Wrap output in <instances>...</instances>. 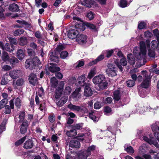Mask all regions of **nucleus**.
Here are the masks:
<instances>
[{
    "instance_id": "29",
    "label": "nucleus",
    "mask_w": 159,
    "mask_h": 159,
    "mask_svg": "<svg viewBox=\"0 0 159 159\" xmlns=\"http://www.w3.org/2000/svg\"><path fill=\"white\" fill-rule=\"evenodd\" d=\"M125 150L129 154H132L134 152V150L131 146H128L127 144L124 146Z\"/></svg>"
},
{
    "instance_id": "19",
    "label": "nucleus",
    "mask_w": 159,
    "mask_h": 159,
    "mask_svg": "<svg viewBox=\"0 0 159 159\" xmlns=\"http://www.w3.org/2000/svg\"><path fill=\"white\" fill-rule=\"evenodd\" d=\"M152 131L154 132L155 137L159 142V134L157 132H155L159 131V127L156 125V123L152 125Z\"/></svg>"
},
{
    "instance_id": "44",
    "label": "nucleus",
    "mask_w": 159,
    "mask_h": 159,
    "mask_svg": "<svg viewBox=\"0 0 159 159\" xmlns=\"http://www.w3.org/2000/svg\"><path fill=\"white\" fill-rule=\"evenodd\" d=\"M19 118L20 119L19 121L20 122H22L25 120V113L24 112H21L19 114Z\"/></svg>"
},
{
    "instance_id": "1",
    "label": "nucleus",
    "mask_w": 159,
    "mask_h": 159,
    "mask_svg": "<svg viewBox=\"0 0 159 159\" xmlns=\"http://www.w3.org/2000/svg\"><path fill=\"white\" fill-rule=\"evenodd\" d=\"M93 82L95 84H98L100 88L102 89H105L108 84L103 75H99L94 77L93 79Z\"/></svg>"
},
{
    "instance_id": "58",
    "label": "nucleus",
    "mask_w": 159,
    "mask_h": 159,
    "mask_svg": "<svg viewBox=\"0 0 159 159\" xmlns=\"http://www.w3.org/2000/svg\"><path fill=\"white\" fill-rule=\"evenodd\" d=\"M83 126L82 124H76L74 125L73 127V128L75 130L77 129H80L82 128Z\"/></svg>"
},
{
    "instance_id": "20",
    "label": "nucleus",
    "mask_w": 159,
    "mask_h": 159,
    "mask_svg": "<svg viewBox=\"0 0 159 159\" xmlns=\"http://www.w3.org/2000/svg\"><path fill=\"white\" fill-rule=\"evenodd\" d=\"M34 143L33 141L30 139L26 141L24 144L23 147L26 149H30L33 148Z\"/></svg>"
},
{
    "instance_id": "55",
    "label": "nucleus",
    "mask_w": 159,
    "mask_h": 159,
    "mask_svg": "<svg viewBox=\"0 0 159 159\" xmlns=\"http://www.w3.org/2000/svg\"><path fill=\"white\" fill-rule=\"evenodd\" d=\"M75 67H80L84 65V63L83 61L80 60L77 62L76 64H75Z\"/></svg>"
},
{
    "instance_id": "28",
    "label": "nucleus",
    "mask_w": 159,
    "mask_h": 159,
    "mask_svg": "<svg viewBox=\"0 0 159 159\" xmlns=\"http://www.w3.org/2000/svg\"><path fill=\"white\" fill-rule=\"evenodd\" d=\"M67 99L68 98L66 97H62L57 102V104L59 106H62L67 102Z\"/></svg>"
},
{
    "instance_id": "14",
    "label": "nucleus",
    "mask_w": 159,
    "mask_h": 159,
    "mask_svg": "<svg viewBox=\"0 0 159 159\" xmlns=\"http://www.w3.org/2000/svg\"><path fill=\"white\" fill-rule=\"evenodd\" d=\"M0 47L3 50H6L9 52L13 51L14 49L13 45L12 44H9L8 43H6L5 45L4 46L2 43L0 42Z\"/></svg>"
},
{
    "instance_id": "34",
    "label": "nucleus",
    "mask_w": 159,
    "mask_h": 159,
    "mask_svg": "<svg viewBox=\"0 0 159 159\" xmlns=\"http://www.w3.org/2000/svg\"><path fill=\"white\" fill-rule=\"evenodd\" d=\"M10 57L7 52H3L2 54V59L3 61H9Z\"/></svg>"
},
{
    "instance_id": "40",
    "label": "nucleus",
    "mask_w": 159,
    "mask_h": 159,
    "mask_svg": "<svg viewBox=\"0 0 159 159\" xmlns=\"http://www.w3.org/2000/svg\"><path fill=\"white\" fill-rule=\"evenodd\" d=\"M8 76V75L7 74H6L3 75L1 81V83L2 85H4L7 84V80L6 79L7 78Z\"/></svg>"
},
{
    "instance_id": "24",
    "label": "nucleus",
    "mask_w": 159,
    "mask_h": 159,
    "mask_svg": "<svg viewBox=\"0 0 159 159\" xmlns=\"http://www.w3.org/2000/svg\"><path fill=\"white\" fill-rule=\"evenodd\" d=\"M18 42L19 44L21 46L26 45L28 43L27 39L25 37H22L19 39Z\"/></svg>"
},
{
    "instance_id": "39",
    "label": "nucleus",
    "mask_w": 159,
    "mask_h": 159,
    "mask_svg": "<svg viewBox=\"0 0 159 159\" xmlns=\"http://www.w3.org/2000/svg\"><path fill=\"white\" fill-rule=\"evenodd\" d=\"M8 102L7 98H4L0 101V109L4 107Z\"/></svg>"
},
{
    "instance_id": "46",
    "label": "nucleus",
    "mask_w": 159,
    "mask_h": 159,
    "mask_svg": "<svg viewBox=\"0 0 159 159\" xmlns=\"http://www.w3.org/2000/svg\"><path fill=\"white\" fill-rule=\"evenodd\" d=\"M150 153L151 155H153V158L154 159H159V153H157L152 150L150 151Z\"/></svg>"
},
{
    "instance_id": "31",
    "label": "nucleus",
    "mask_w": 159,
    "mask_h": 159,
    "mask_svg": "<svg viewBox=\"0 0 159 159\" xmlns=\"http://www.w3.org/2000/svg\"><path fill=\"white\" fill-rule=\"evenodd\" d=\"M66 134L68 136L72 137L76 136L77 134V132L76 130L73 129L67 131Z\"/></svg>"
},
{
    "instance_id": "6",
    "label": "nucleus",
    "mask_w": 159,
    "mask_h": 159,
    "mask_svg": "<svg viewBox=\"0 0 159 159\" xmlns=\"http://www.w3.org/2000/svg\"><path fill=\"white\" fill-rule=\"evenodd\" d=\"M67 107L70 110L74 111H80L84 113L87 111V109L84 105L79 106L70 103L68 105Z\"/></svg>"
},
{
    "instance_id": "2",
    "label": "nucleus",
    "mask_w": 159,
    "mask_h": 159,
    "mask_svg": "<svg viewBox=\"0 0 159 159\" xmlns=\"http://www.w3.org/2000/svg\"><path fill=\"white\" fill-rule=\"evenodd\" d=\"M84 26L82 24L80 23L78 24V25H76L73 29H70L68 34V37L71 39L76 38L80 31H83L84 30V29L83 28Z\"/></svg>"
},
{
    "instance_id": "64",
    "label": "nucleus",
    "mask_w": 159,
    "mask_h": 159,
    "mask_svg": "<svg viewBox=\"0 0 159 159\" xmlns=\"http://www.w3.org/2000/svg\"><path fill=\"white\" fill-rule=\"evenodd\" d=\"M85 25L90 29H95L96 28L95 26L94 25L88 23H86Z\"/></svg>"
},
{
    "instance_id": "59",
    "label": "nucleus",
    "mask_w": 159,
    "mask_h": 159,
    "mask_svg": "<svg viewBox=\"0 0 159 159\" xmlns=\"http://www.w3.org/2000/svg\"><path fill=\"white\" fill-rule=\"evenodd\" d=\"M71 89L69 86H66L65 87L64 92L65 93L67 94H69L71 92Z\"/></svg>"
},
{
    "instance_id": "62",
    "label": "nucleus",
    "mask_w": 159,
    "mask_h": 159,
    "mask_svg": "<svg viewBox=\"0 0 159 159\" xmlns=\"http://www.w3.org/2000/svg\"><path fill=\"white\" fill-rule=\"evenodd\" d=\"M89 117L93 121H96L97 118L93 114V112L89 113Z\"/></svg>"
},
{
    "instance_id": "15",
    "label": "nucleus",
    "mask_w": 159,
    "mask_h": 159,
    "mask_svg": "<svg viewBox=\"0 0 159 159\" xmlns=\"http://www.w3.org/2000/svg\"><path fill=\"white\" fill-rule=\"evenodd\" d=\"M91 84L88 83L87 85L85 86L84 95L87 97L91 96L93 94V91L90 88Z\"/></svg>"
},
{
    "instance_id": "3",
    "label": "nucleus",
    "mask_w": 159,
    "mask_h": 159,
    "mask_svg": "<svg viewBox=\"0 0 159 159\" xmlns=\"http://www.w3.org/2000/svg\"><path fill=\"white\" fill-rule=\"evenodd\" d=\"M140 52L138 53H135V50L134 51L135 53V57L139 60L143 59V61L145 60L146 57L147 49L145 43L143 41L140 42Z\"/></svg>"
},
{
    "instance_id": "11",
    "label": "nucleus",
    "mask_w": 159,
    "mask_h": 159,
    "mask_svg": "<svg viewBox=\"0 0 159 159\" xmlns=\"http://www.w3.org/2000/svg\"><path fill=\"white\" fill-rule=\"evenodd\" d=\"M29 124L30 122H28L26 120H24L22 122L20 129V131L21 134H24L26 132Z\"/></svg>"
},
{
    "instance_id": "25",
    "label": "nucleus",
    "mask_w": 159,
    "mask_h": 159,
    "mask_svg": "<svg viewBox=\"0 0 159 159\" xmlns=\"http://www.w3.org/2000/svg\"><path fill=\"white\" fill-rule=\"evenodd\" d=\"M104 58V56L103 55H101L98 56L97 58L95 60L93 61H92L89 62L88 65L89 66H92L95 64H96L98 62L100 61L103 59Z\"/></svg>"
},
{
    "instance_id": "32",
    "label": "nucleus",
    "mask_w": 159,
    "mask_h": 159,
    "mask_svg": "<svg viewBox=\"0 0 159 159\" xmlns=\"http://www.w3.org/2000/svg\"><path fill=\"white\" fill-rule=\"evenodd\" d=\"M48 69L52 73L56 72L60 70L59 67L54 66H50L49 67Z\"/></svg>"
},
{
    "instance_id": "13",
    "label": "nucleus",
    "mask_w": 159,
    "mask_h": 159,
    "mask_svg": "<svg viewBox=\"0 0 159 159\" xmlns=\"http://www.w3.org/2000/svg\"><path fill=\"white\" fill-rule=\"evenodd\" d=\"M87 37L86 35L81 34H78L76 39V41L80 44H83L87 41Z\"/></svg>"
},
{
    "instance_id": "54",
    "label": "nucleus",
    "mask_w": 159,
    "mask_h": 159,
    "mask_svg": "<svg viewBox=\"0 0 159 159\" xmlns=\"http://www.w3.org/2000/svg\"><path fill=\"white\" fill-rule=\"evenodd\" d=\"M11 64H13L15 63H17L18 60L15 57H12L10 59L9 58V61Z\"/></svg>"
},
{
    "instance_id": "49",
    "label": "nucleus",
    "mask_w": 159,
    "mask_h": 159,
    "mask_svg": "<svg viewBox=\"0 0 159 159\" xmlns=\"http://www.w3.org/2000/svg\"><path fill=\"white\" fill-rule=\"evenodd\" d=\"M68 56V53L66 51H63L60 54L61 58L63 59H65Z\"/></svg>"
},
{
    "instance_id": "4",
    "label": "nucleus",
    "mask_w": 159,
    "mask_h": 159,
    "mask_svg": "<svg viewBox=\"0 0 159 159\" xmlns=\"http://www.w3.org/2000/svg\"><path fill=\"white\" fill-rule=\"evenodd\" d=\"M142 72L144 77V79L141 85L142 88L147 89L150 85L152 76L149 75L146 71H142Z\"/></svg>"
},
{
    "instance_id": "38",
    "label": "nucleus",
    "mask_w": 159,
    "mask_h": 159,
    "mask_svg": "<svg viewBox=\"0 0 159 159\" xmlns=\"http://www.w3.org/2000/svg\"><path fill=\"white\" fill-rule=\"evenodd\" d=\"M127 57L128 59L129 62L130 64L131 65H133L135 63V59L133 57L131 54H128Z\"/></svg>"
},
{
    "instance_id": "56",
    "label": "nucleus",
    "mask_w": 159,
    "mask_h": 159,
    "mask_svg": "<svg viewBox=\"0 0 159 159\" xmlns=\"http://www.w3.org/2000/svg\"><path fill=\"white\" fill-rule=\"evenodd\" d=\"M102 106V104L101 102H97L94 104V108L95 109H99Z\"/></svg>"
},
{
    "instance_id": "37",
    "label": "nucleus",
    "mask_w": 159,
    "mask_h": 159,
    "mask_svg": "<svg viewBox=\"0 0 159 159\" xmlns=\"http://www.w3.org/2000/svg\"><path fill=\"white\" fill-rule=\"evenodd\" d=\"M7 123V120L6 119L4 120L0 125V129L1 130L0 133L5 131L6 129V125Z\"/></svg>"
},
{
    "instance_id": "63",
    "label": "nucleus",
    "mask_w": 159,
    "mask_h": 159,
    "mask_svg": "<svg viewBox=\"0 0 159 159\" xmlns=\"http://www.w3.org/2000/svg\"><path fill=\"white\" fill-rule=\"evenodd\" d=\"M39 109L41 111H45L46 106L45 102H43V103H42L40 104Z\"/></svg>"
},
{
    "instance_id": "48",
    "label": "nucleus",
    "mask_w": 159,
    "mask_h": 159,
    "mask_svg": "<svg viewBox=\"0 0 159 159\" xmlns=\"http://www.w3.org/2000/svg\"><path fill=\"white\" fill-rule=\"evenodd\" d=\"M146 149V146L144 145H143L139 147V152L140 154H143L145 153Z\"/></svg>"
},
{
    "instance_id": "57",
    "label": "nucleus",
    "mask_w": 159,
    "mask_h": 159,
    "mask_svg": "<svg viewBox=\"0 0 159 159\" xmlns=\"http://www.w3.org/2000/svg\"><path fill=\"white\" fill-rule=\"evenodd\" d=\"M146 26V23L143 21H142L139 24L138 28L139 29H142L145 28Z\"/></svg>"
},
{
    "instance_id": "5",
    "label": "nucleus",
    "mask_w": 159,
    "mask_h": 159,
    "mask_svg": "<svg viewBox=\"0 0 159 159\" xmlns=\"http://www.w3.org/2000/svg\"><path fill=\"white\" fill-rule=\"evenodd\" d=\"M107 67V68L106 70V72L108 76L112 77L117 75V69L115 65L108 64Z\"/></svg>"
},
{
    "instance_id": "42",
    "label": "nucleus",
    "mask_w": 159,
    "mask_h": 159,
    "mask_svg": "<svg viewBox=\"0 0 159 159\" xmlns=\"http://www.w3.org/2000/svg\"><path fill=\"white\" fill-rule=\"evenodd\" d=\"M24 32V30L22 29H19L15 30L14 32V35L16 36H19L22 34Z\"/></svg>"
},
{
    "instance_id": "36",
    "label": "nucleus",
    "mask_w": 159,
    "mask_h": 159,
    "mask_svg": "<svg viewBox=\"0 0 159 159\" xmlns=\"http://www.w3.org/2000/svg\"><path fill=\"white\" fill-rule=\"evenodd\" d=\"M95 148L96 146L94 145H92L89 147L87 150L85 151L87 153V155L89 156L91 154V152L95 150Z\"/></svg>"
},
{
    "instance_id": "26",
    "label": "nucleus",
    "mask_w": 159,
    "mask_h": 159,
    "mask_svg": "<svg viewBox=\"0 0 159 159\" xmlns=\"http://www.w3.org/2000/svg\"><path fill=\"white\" fill-rule=\"evenodd\" d=\"M9 10L13 12H17L19 9V7L18 5L15 3L11 4L9 7Z\"/></svg>"
},
{
    "instance_id": "61",
    "label": "nucleus",
    "mask_w": 159,
    "mask_h": 159,
    "mask_svg": "<svg viewBox=\"0 0 159 159\" xmlns=\"http://www.w3.org/2000/svg\"><path fill=\"white\" fill-rule=\"evenodd\" d=\"M35 37L38 39H41L42 37V35L39 31H37L34 33Z\"/></svg>"
},
{
    "instance_id": "50",
    "label": "nucleus",
    "mask_w": 159,
    "mask_h": 159,
    "mask_svg": "<svg viewBox=\"0 0 159 159\" xmlns=\"http://www.w3.org/2000/svg\"><path fill=\"white\" fill-rule=\"evenodd\" d=\"M153 33L154 36H155L157 38V39L159 44V30L158 29H155L153 31Z\"/></svg>"
},
{
    "instance_id": "7",
    "label": "nucleus",
    "mask_w": 159,
    "mask_h": 159,
    "mask_svg": "<svg viewBox=\"0 0 159 159\" xmlns=\"http://www.w3.org/2000/svg\"><path fill=\"white\" fill-rule=\"evenodd\" d=\"M64 85V81H61L60 82L55 92V98H58L61 96L63 91Z\"/></svg>"
},
{
    "instance_id": "18",
    "label": "nucleus",
    "mask_w": 159,
    "mask_h": 159,
    "mask_svg": "<svg viewBox=\"0 0 159 159\" xmlns=\"http://www.w3.org/2000/svg\"><path fill=\"white\" fill-rule=\"evenodd\" d=\"M29 80L30 83L34 86L38 84V80L36 75L34 74H30L29 77Z\"/></svg>"
},
{
    "instance_id": "30",
    "label": "nucleus",
    "mask_w": 159,
    "mask_h": 159,
    "mask_svg": "<svg viewBox=\"0 0 159 159\" xmlns=\"http://www.w3.org/2000/svg\"><path fill=\"white\" fill-rule=\"evenodd\" d=\"M50 82L51 83V87H52L55 88L58 84V81L55 77H53L51 78Z\"/></svg>"
},
{
    "instance_id": "16",
    "label": "nucleus",
    "mask_w": 159,
    "mask_h": 159,
    "mask_svg": "<svg viewBox=\"0 0 159 159\" xmlns=\"http://www.w3.org/2000/svg\"><path fill=\"white\" fill-rule=\"evenodd\" d=\"M81 90L80 87L76 89L72 95V98L75 99L76 101H78L81 96Z\"/></svg>"
},
{
    "instance_id": "8",
    "label": "nucleus",
    "mask_w": 159,
    "mask_h": 159,
    "mask_svg": "<svg viewBox=\"0 0 159 159\" xmlns=\"http://www.w3.org/2000/svg\"><path fill=\"white\" fill-rule=\"evenodd\" d=\"M37 61V63H39V60L37 58H34L33 59H27L25 62V67L26 68H28L31 67H33L34 66L36 65V62L35 61Z\"/></svg>"
},
{
    "instance_id": "51",
    "label": "nucleus",
    "mask_w": 159,
    "mask_h": 159,
    "mask_svg": "<svg viewBox=\"0 0 159 159\" xmlns=\"http://www.w3.org/2000/svg\"><path fill=\"white\" fill-rule=\"evenodd\" d=\"M21 100L20 99L18 98H16L15 99V104L17 107H20L21 106Z\"/></svg>"
},
{
    "instance_id": "22",
    "label": "nucleus",
    "mask_w": 159,
    "mask_h": 159,
    "mask_svg": "<svg viewBox=\"0 0 159 159\" xmlns=\"http://www.w3.org/2000/svg\"><path fill=\"white\" fill-rule=\"evenodd\" d=\"M25 56V52L22 49H18L16 52V57L20 60H22Z\"/></svg>"
},
{
    "instance_id": "33",
    "label": "nucleus",
    "mask_w": 159,
    "mask_h": 159,
    "mask_svg": "<svg viewBox=\"0 0 159 159\" xmlns=\"http://www.w3.org/2000/svg\"><path fill=\"white\" fill-rule=\"evenodd\" d=\"M96 73V68H93L91 69L88 75V78L91 79L94 75Z\"/></svg>"
},
{
    "instance_id": "17",
    "label": "nucleus",
    "mask_w": 159,
    "mask_h": 159,
    "mask_svg": "<svg viewBox=\"0 0 159 159\" xmlns=\"http://www.w3.org/2000/svg\"><path fill=\"white\" fill-rule=\"evenodd\" d=\"M146 43L148 51V55L150 57H154L155 55L154 52L155 49H151L150 45V41L149 40H147Z\"/></svg>"
},
{
    "instance_id": "45",
    "label": "nucleus",
    "mask_w": 159,
    "mask_h": 159,
    "mask_svg": "<svg viewBox=\"0 0 159 159\" xmlns=\"http://www.w3.org/2000/svg\"><path fill=\"white\" fill-rule=\"evenodd\" d=\"M151 45L152 49H155L157 47L158 43L156 40H153L151 42Z\"/></svg>"
},
{
    "instance_id": "23",
    "label": "nucleus",
    "mask_w": 159,
    "mask_h": 159,
    "mask_svg": "<svg viewBox=\"0 0 159 159\" xmlns=\"http://www.w3.org/2000/svg\"><path fill=\"white\" fill-rule=\"evenodd\" d=\"M69 146L72 148H79L80 147V143L79 142L76 140H72L70 141Z\"/></svg>"
},
{
    "instance_id": "9",
    "label": "nucleus",
    "mask_w": 159,
    "mask_h": 159,
    "mask_svg": "<svg viewBox=\"0 0 159 159\" xmlns=\"http://www.w3.org/2000/svg\"><path fill=\"white\" fill-rule=\"evenodd\" d=\"M85 77L84 75H81L77 79L76 85L77 86H85L87 85L89 82H85Z\"/></svg>"
},
{
    "instance_id": "12",
    "label": "nucleus",
    "mask_w": 159,
    "mask_h": 159,
    "mask_svg": "<svg viewBox=\"0 0 159 159\" xmlns=\"http://www.w3.org/2000/svg\"><path fill=\"white\" fill-rule=\"evenodd\" d=\"M25 82V80L23 78H19L16 80H14L12 84L13 86L15 89L17 88V86H21L24 84Z\"/></svg>"
},
{
    "instance_id": "47",
    "label": "nucleus",
    "mask_w": 159,
    "mask_h": 159,
    "mask_svg": "<svg viewBox=\"0 0 159 159\" xmlns=\"http://www.w3.org/2000/svg\"><path fill=\"white\" fill-rule=\"evenodd\" d=\"M26 137V136H25V137H23L20 139L16 142L15 143V145L16 146H18L20 145V144H22L25 140Z\"/></svg>"
},
{
    "instance_id": "52",
    "label": "nucleus",
    "mask_w": 159,
    "mask_h": 159,
    "mask_svg": "<svg viewBox=\"0 0 159 159\" xmlns=\"http://www.w3.org/2000/svg\"><path fill=\"white\" fill-rule=\"evenodd\" d=\"M93 4L92 0H86L84 2V5L87 7H91V5Z\"/></svg>"
},
{
    "instance_id": "60",
    "label": "nucleus",
    "mask_w": 159,
    "mask_h": 159,
    "mask_svg": "<svg viewBox=\"0 0 159 159\" xmlns=\"http://www.w3.org/2000/svg\"><path fill=\"white\" fill-rule=\"evenodd\" d=\"M9 40L11 43V44H14L15 45L17 44V41L16 39L11 37H9Z\"/></svg>"
},
{
    "instance_id": "53",
    "label": "nucleus",
    "mask_w": 159,
    "mask_h": 159,
    "mask_svg": "<svg viewBox=\"0 0 159 159\" xmlns=\"http://www.w3.org/2000/svg\"><path fill=\"white\" fill-rule=\"evenodd\" d=\"M119 5L122 7H125L127 6V3L126 1L121 0L120 2Z\"/></svg>"
},
{
    "instance_id": "35",
    "label": "nucleus",
    "mask_w": 159,
    "mask_h": 159,
    "mask_svg": "<svg viewBox=\"0 0 159 159\" xmlns=\"http://www.w3.org/2000/svg\"><path fill=\"white\" fill-rule=\"evenodd\" d=\"M120 93L119 90L115 91L114 92L113 98L115 100L118 101L120 98Z\"/></svg>"
},
{
    "instance_id": "27",
    "label": "nucleus",
    "mask_w": 159,
    "mask_h": 159,
    "mask_svg": "<svg viewBox=\"0 0 159 159\" xmlns=\"http://www.w3.org/2000/svg\"><path fill=\"white\" fill-rule=\"evenodd\" d=\"M89 155H87V153L85 151L81 152L78 154L79 159H87Z\"/></svg>"
},
{
    "instance_id": "43",
    "label": "nucleus",
    "mask_w": 159,
    "mask_h": 159,
    "mask_svg": "<svg viewBox=\"0 0 159 159\" xmlns=\"http://www.w3.org/2000/svg\"><path fill=\"white\" fill-rule=\"evenodd\" d=\"M127 86L129 87H131L134 86L135 83L134 80H130L126 82Z\"/></svg>"
},
{
    "instance_id": "21",
    "label": "nucleus",
    "mask_w": 159,
    "mask_h": 159,
    "mask_svg": "<svg viewBox=\"0 0 159 159\" xmlns=\"http://www.w3.org/2000/svg\"><path fill=\"white\" fill-rule=\"evenodd\" d=\"M20 74V70H13L9 72V75L11 78L15 79L19 76Z\"/></svg>"
},
{
    "instance_id": "10",
    "label": "nucleus",
    "mask_w": 159,
    "mask_h": 159,
    "mask_svg": "<svg viewBox=\"0 0 159 159\" xmlns=\"http://www.w3.org/2000/svg\"><path fill=\"white\" fill-rule=\"evenodd\" d=\"M150 139H149L146 136H144L142 138L144 140L150 144L154 145L157 148H159V144L156 141H154L153 138L151 137L150 136Z\"/></svg>"
},
{
    "instance_id": "41",
    "label": "nucleus",
    "mask_w": 159,
    "mask_h": 159,
    "mask_svg": "<svg viewBox=\"0 0 159 159\" xmlns=\"http://www.w3.org/2000/svg\"><path fill=\"white\" fill-rule=\"evenodd\" d=\"M59 57L57 56H55L53 55L50 56L49 59L51 61L58 63L59 61Z\"/></svg>"
}]
</instances>
